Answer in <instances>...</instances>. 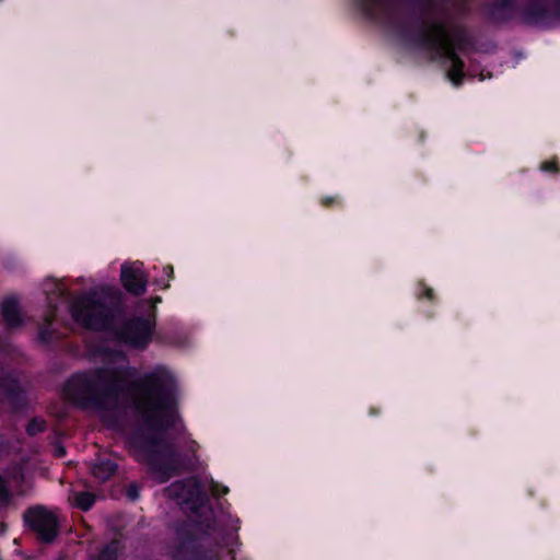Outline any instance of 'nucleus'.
Returning a JSON list of instances; mask_svg holds the SVG:
<instances>
[{"mask_svg":"<svg viewBox=\"0 0 560 560\" xmlns=\"http://www.w3.org/2000/svg\"><path fill=\"white\" fill-rule=\"evenodd\" d=\"M118 378L117 370L104 371L96 375H75L68 381L66 393L72 400L102 405L103 396L108 394V387L115 386Z\"/></svg>","mask_w":560,"mask_h":560,"instance_id":"nucleus-1","label":"nucleus"},{"mask_svg":"<svg viewBox=\"0 0 560 560\" xmlns=\"http://www.w3.org/2000/svg\"><path fill=\"white\" fill-rule=\"evenodd\" d=\"M142 417L158 427H166L175 419L173 398L160 392H145L137 400Z\"/></svg>","mask_w":560,"mask_h":560,"instance_id":"nucleus-2","label":"nucleus"},{"mask_svg":"<svg viewBox=\"0 0 560 560\" xmlns=\"http://www.w3.org/2000/svg\"><path fill=\"white\" fill-rule=\"evenodd\" d=\"M428 44L447 58L451 62L447 71L448 79L455 84L459 85L463 78L464 62L455 54L453 39L445 28L440 24L429 26L425 35Z\"/></svg>","mask_w":560,"mask_h":560,"instance_id":"nucleus-3","label":"nucleus"},{"mask_svg":"<svg viewBox=\"0 0 560 560\" xmlns=\"http://www.w3.org/2000/svg\"><path fill=\"white\" fill-rule=\"evenodd\" d=\"M72 313L74 319L85 327L98 329L104 326L106 310L93 296H86L75 302Z\"/></svg>","mask_w":560,"mask_h":560,"instance_id":"nucleus-4","label":"nucleus"},{"mask_svg":"<svg viewBox=\"0 0 560 560\" xmlns=\"http://www.w3.org/2000/svg\"><path fill=\"white\" fill-rule=\"evenodd\" d=\"M26 523L42 539L52 540L58 532V520L55 513L42 506L30 509L24 516Z\"/></svg>","mask_w":560,"mask_h":560,"instance_id":"nucleus-5","label":"nucleus"},{"mask_svg":"<svg viewBox=\"0 0 560 560\" xmlns=\"http://www.w3.org/2000/svg\"><path fill=\"white\" fill-rule=\"evenodd\" d=\"M150 323L144 319H139L128 326L126 339L135 347H143L150 338Z\"/></svg>","mask_w":560,"mask_h":560,"instance_id":"nucleus-6","label":"nucleus"},{"mask_svg":"<svg viewBox=\"0 0 560 560\" xmlns=\"http://www.w3.org/2000/svg\"><path fill=\"white\" fill-rule=\"evenodd\" d=\"M124 287L133 294H141L145 290V279L142 272L133 267L125 266L121 269Z\"/></svg>","mask_w":560,"mask_h":560,"instance_id":"nucleus-7","label":"nucleus"},{"mask_svg":"<svg viewBox=\"0 0 560 560\" xmlns=\"http://www.w3.org/2000/svg\"><path fill=\"white\" fill-rule=\"evenodd\" d=\"M550 12L547 0H530L525 10V19L528 23H538Z\"/></svg>","mask_w":560,"mask_h":560,"instance_id":"nucleus-8","label":"nucleus"},{"mask_svg":"<svg viewBox=\"0 0 560 560\" xmlns=\"http://www.w3.org/2000/svg\"><path fill=\"white\" fill-rule=\"evenodd\" d=\"M2 314L5 323L10 327H18L22 324V314L18 302L14 299H7L2 304Z\"/></svg>","mask_w":560,"mask_h":560,"instance_id":"nucleus-9","label":"nucleus"},{"mask_svg":"<svg viewBox=\"0 0 560 560\" xmlns=\"http://www.w3.org/2000/svg\"><path fill=\"white\" fill-rule=\"evenodd\" d=\"M69 500L74 506L88 511L94 504L95 498L91 492L73 491Z\"/></svg>","mask_w":560,"mask_h":560,"instance_id":"nucleus-10","label":"nucleus"},{"mask_svg":"<svg viewBox=\"0 0 560 560\" xmlns=\"http://www.w3.org/2000/svg\"><path fill=\"white\" fill-rule=\"evenodd\" d=\"M116 465L109 460H103L95 464L92 474L101 481H106L116 472Z\"/></svg>","mask_w":560,"mask_h":560,"instance_id":"nucleus-11","label":"nucleus"},{"mask_svg":"<svg viewBox=\"0 0 560 560\" xmlns=\"http://www.w3.org/2000/svg\"><path fill=\"white\" fill-rule=\"evenodd\" d=\"M119 552V545L117 541H113L104 548L100 553L97 560H116Z\"/></svg>","mask_w":560,"mask_h":560,"instance_id":"nucleus-12","label":"nucleus"},{"mask_svg":"<svg viewBox=\"0 0 560 560\" xmlns=\"http://www.w3.org/2000/svg\"><path fill=\"white\" fill-rule=\"evenodd\" d=\"M11 501V492L4 479L0 476V508L7 506Z\"/></svg>","mask_w":560,"mask_h":560,"instance_id":"nucleus-13","label":"nucleus"},{"mask_svg":"<svg viewBox=\"0 0 560 560\" xmlns=\"http://www.w3.org/2000/svg\"><path fill=\"white\" fill-rule=\"evenodd\" d=\"M44 429V421L43 420H32L28 425H27V432L31 434V435H34L40 431H43Z\"/></svg>","mask_w":560,"mask_h":560,"instance_id":"nucleus-14","label":"nucleus"},{"mask_svg":"<svg viewBox=\"0 0 560 560\" xmlns=\"http://www.w3.org/2000/svg\"><path fill=\"white\" fill-rule=\"evenodd\" d=\"M541 170L545 172H553L556 171V163L553 161H547L541 164Z\"/></svg>","mask_w":560,"mask_h":560,"instance_id":"nucleus-15","label":"nucleus"},{"mask_svg":"<svg viewBox=\"0 0 560 560\" xmlns=\"http://www.w3.org/2000/svg\"><path fill=\"white\" fill-rule=\"evenodd\" d=\"M128 497L132 500H135L138 497L137 489L133 486L130 487V489L128 490Z\"/></svg>","mask_w":560,"mask_h":560,"instance_id":"nucleus-16","label":"nucleus"},{"mask_svg":"<svg viewBox=\"0 0 560 560\" xmlns=\"http://www.w3.org/2000/svg\"><path fill=\"white\" fill-rule=\"evenodd\" d=\"M55 453L57 456L61 457L65 455V448L62 446H57Z\"/></svg>","mask_w":560,"mask_h":560,"instance_id":"nucleus-17","label":"nucleus"},{"mask_svg":"<svg viewBox=\"0 0 560 560\" xmlns=\"http://www.w3.org/2000/svg\"><path fill=\"white\" fill-rule=\"evenodd\" d=\"M424 295H425L428 299H432V296H433V291H432V289H430V288H425V289H424Z\"/></svg>","mask_w":560,"mask_h":560,"instance_id":"nucleus-18","label":"nucleus"},{"mask_svg":"<svg viewBox=\"0 0 560 560\" xmlns=\"http://www.w3.org/2000/svg\"><path fill=\"white\" fill-rule=\"evenodd\" d=\"M118 360L121 361V362L125 361V359L122 357H118Z\"/></svg>","mask_w":560,"mask_h":560,"instance_id":"nucleus-19","label":"nucleus"}]
</instances>
